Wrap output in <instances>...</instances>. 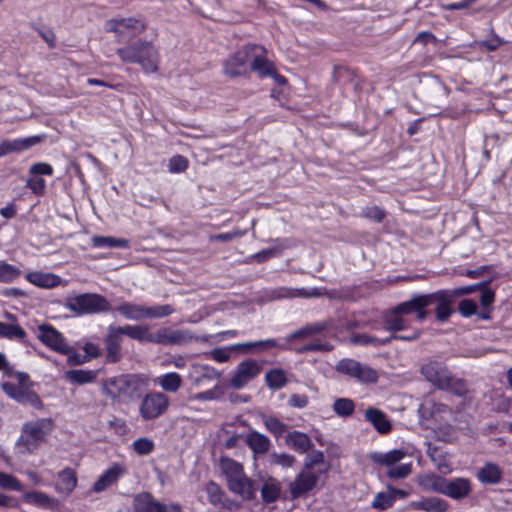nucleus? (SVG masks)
<instances>
[{
	"instance_id": "f257e3e1",
	"label": "nucleus",
	"mask_w": 512,
	"mask_h": 512,
	"mask_svg": "<svg viewBox=\"0 0 512 512\" xmlns=\"http://www.w3.org/2000/svg\"><path fill=\"white\" fill-rule=\"evenodd\" d=\"M266 54L265 48L260 45H245L224 62V74L238 77L245 75L250 69L260 77H265L272 72V62Z\"/></svg>"
},
{
	"instance_id": "f03ea898",
	"label": "nucleus",
	"mask_w": 512,
	"mask_h": 512,
	"mask_svg": "<svg viewBox=\"0 0 512 512\" xmlns=\"http://www.w3.org/2000/svg\"><path fill=\"white\" fill-rule=\"evenodd\" d=\"M421 373L428 382L440 390H446L458 396L467 393L465 382L454 377L443 362L428 361L422 366Z\"/></svg>"
},
{
	"instance_id": "7ed1b4c3",
	"label": "nucleus",
	"mask_w": 512,
	"mask_h": 512,
	"mask_svg": "<svg viewBox=\"0 0 512 512\" xmlns=\"http://www.w3.org/2000/svg\"><path fill=\"white\" fill-rule=\"evenodd\" d=\"M147 381L136 374L120 375L110 379L106 384L107 394L121 403H129L141 396Z\"/></svg>"
},
{
	"instance_id": "20e7f679",
	"label": "nucleus",
	"mask_w": 512,
	"mask_h": 512,
	"mask_svg": "<svg viewBox=\"0 0 512 512\" xmlns=\"http://www.w3.org/2000/svg\"><path fill=\"white\" fill-rule=\"evenodd\" d=\"M117 53L124 62L137 63L148 73L158 70L159 53L151 42L137 41L119 48Z\"/></svg>"
},
{
	"instance_id": "39448f33",
	"label": "nucleus",
	"mask_w": 512,
	"mask_h": 512,
	"mask_svg": "<svg viewBox=\"0 0 512 512\" xmlns=\"http://www.w3.org/2000/svg\"><path fill=\"white\" fill-rule=\"evenodd\" d=\"M53 422L49 418H42L25 423L22 427V433L17 440L16 447L20 453H30L34 451L46 436L52 431Z\"/></svg>"
},
{
	"instance_id": "423d86ee",
	"label": "nucleus",
	"mask_w": 512,
	"mask_h": 512,
	"mask_svg": "<svg viewBox=\"0 0 512 512\" xmlns=\"http://www.w3.org/2000/svg\"><path fill=\"white\" fill-rule=\"evenodd\" d=\"M406 456V452L402 449H394L388 452H373L369 458L376 464L387 466V476L392 479H400L407 477L412 471V463L401 462Z\"/></svg>"
},
{
	"instance_id": "0eeeda50",
	"label": "nucleus",
	"mask_w": 512,
	"mask_h": 512,
	"mask_svg": "<svg viewBox=\"0 0 512 512\" xmlns=\"http://www.w3.org/2000/svg\"><path fill=\"white\" fill-rule=\"evenodd\" d=\"M29 378L24 373L17 375V383L5 382L2 384L3 391L11 398L20 403H27L34 408H40L42 402L38 395L29 387Z\"/></svg>"
},
{
	"instance_id": "6e6552de",
	"label": "nucleus",
	"mask_w": 512,
	"mask_h": 512,
	"mask_svg": "<svg viewBox=\"0 0 512 512\" xmlns=\"http://www.w3.org/2000/svg\"><path fill=\"white\" fill-rule=\"evenodd\" d=\"M68 308L78 314H95L110 311L111 305L102 295L85 293L70 300Z\"/></svg>"
},
{
	"instance_id": "1a4fd4ad",
	"label": "nucleus",
	"mask_w": 512,
	"mask_h": 512,
	"mask_svg": "<svg viewBox=\"0 0 512 512\" xmlns=\"http://www.w3.org/2000/svg\"><path fill=\"white\" fill-rule=\"evenodd\" d=\"M169 404V398L163 392H149L140 402L139 414L145 421L154 420L168 410Z\"/></svg>"
},
{
	"instance_id": "9d476101",
	"label": "nucleus",
	"mask_w": 512,
	"mask_h": 512,
	"mask_svg": "<svg viewBox=\"0 0 512 512\" xmlns=\"http://www.w3.org/2000/svg\"><path fill=\"white\" fill-rule=\"evenodd\" d=\"M336 371L362 383H374L378 378L374 369L354 359L340 360L336 365Z\"/></svg>"
},
{
	"instance_id": "9b49d317",
	"label": "nucleus",
	"mask_w": 512,
	"mask_h": 512,
	"mask_svg": "<svg viewBox=\"0 0 512 512\" xmlns=\"http://www.w3.org/2000/svg\"><path fill=\"white\" fill-rule=\"evenodd\" d=\"M427 307L435 305V316L439 322H445L454 312L452 305L454 302L453 295L447 291H437L431 294H426Z\"/></svg>"
},
{
	"instance_id": "f8f14e48",
	"label": "nucleus",
	"mask_w": 512,
	"mask_h": 512,
	"mask_svg": "<svg viewBox=\"0 0 512 512\" xmlns=\"http://www.w3.org/2000/svg\"><path fill=\"white\" fill-rule=\"evenodd\" d=\"M38 338L44 345L58 353L67 354L72 350V347L65 342L63 335L49 324L38 327Z\"/></svg>"
},
{
	"instance_id": "ddd939ff",
	"label": "nucleus",
	"mask_w": 512,
	"mask_h": 512,
	"mask_svg": "<svg viewBox=\"0 0 512 512\" xmlns=\"http://www.w3.org/2000/svg\"><path fill=\"white\" fill-rule=\"evenodd\" d=\"M261 366L253 359L245 360L238 364L230 379V385L234 389H241L259 375Z\"/></svg>"
},
{
	"instance_id": "4468645a",
	"label": "nucleus",
	"mask_w": 512,
	"mask_h": 512,
	"mask_svg": "<svg viewBox=\"0 0 512 512\" xmlns=\"http://www.w3.org/2000/svg\"><path fill=\"white\" fill-rule=\"evenodd\" d=\"M438 493L448 496L455 500L466 498L472 491V483L468 478H455L441 481L437 487Z\"/></svg>"
},
{
	"instance_id": "2eb2a0df",
	"label": "nucleus",
	"mask_w": 512,
	"mask_h": 512,
	"mask_svg": "<svg viewBox=\"0 0 512 512\" xmlns=\"http://www.w3.org/2000/svg\"><path fill=\"white\" fill-rule=\"evenodd\" d=\"M134 509L135 512H183L178 504H162L147 492L135 497Z\"/></svg>"
},
{
	"instance_id": "dca6fc26",
	"label": "nucleus",
	"mask_w": 512,
	"mask_h": 512,
	"mask_svg": "<svg viewBox=\"0 0 512 512\" xmlns=\"http://www.w3.org/2000/svg\"><path fill=\"white\" fill-rule=\"evenodd\" d=\"M195 340L198 337L185 329L161 328L157 331V344L161 345H184Z\"/></svg>"
},
{
	"instance_id": "f3484780",
	"label": "nucleus",
	"mask_w": 512,
	"mask_h": 512,
	"mask_svg": "<svg viewBox=\"0 0 512 512\" xmlns=\"http://www.w3.org/2000/svg\"><path fill=\"white\" fill-rule=\"evenodd\" d=\"M123 331L120 326L110 325L107 329L105 337V348L107 352V360L116 363L121 359V342L123 339Z\"/></svg>"
},
{
	"instance_id": "a211bd4d",
	"label": "nucleus",
	"mask_w": 512,
	"mask_h": 512,
	"mask_svg": "<svg viewBox=\"0 0 512 512\" xmlns=\"http://www.w3.org/2000/svg\"><path fill=\"white\" fill-rule=\"evenodd\" d=\"M318 481V474L313 471L302 470L289 484L290 494L293 499L299 498L312 490Z\"/></svg>"
},
{
	"instance_id": "6ab92c4d",
	"label": "nucleus",
	"mask_w": 512,
	"mask_h": 512,
	"mask_svg": "<svg viewBox=\"0 0 512 512\" xmlns=\"http://www.w3.org/2000/svg\"><path fill=\"white\" fill-rule=\"evenodd\" d=\"M106 29L119 35L134 37L145 29V24L141 20L133 18L112 19L107 22Z\"/></svg>"
},
{
	"instance_id": "aec40b11",
	"label": "nucleus",
	"mask_w": 512,
	"mask_h": 512,
	"mask_svg": "<svg viewBox=\"0 0 512 512\" xmlns=\"http://www.w3.org/2000/svg\"><path fill=\"white\" fill-rule=\"evenodd\" d=\"M398 311H401L404 315L415 313L416 318L420 321L427 318L429 312L427 308V299L426 294L417 295L410 299L409 301H405L397 305Z\"/></svg>"
},
{
	"instance_id": "412c9836",
	"label": "nucleus",
	"mask_w": 512,
	"mask_h": 512,
	"mask_svg": "<svg viewBox=\"0 0 512 512\" xmlns=\"http://www.w3.org/2000/svg\"><path fill=\"white\" fill-rule=\"evenodd\" d=\"M41 142L40 136H31L16 140H5L0 144V157L10 153H19Z\"/></svg>"
},
{
	"instance_id": "4be33fe9",
	"label": "nucleus",
	"mask_w": 512,
	"mask_h": 512,
	"mask_svg": "<svg viewBox=\"0 0 512 512\" xmlns=\"http://www.w3.org/2000/svg\"><path fill=\"white\" fill-rule=\"evenodd\" d=\"M220 373L214 368L205 365L193 366V371L189 374V379L192 386L196 388H203L208 381L218 380Z\"/></svg>"
},
{
	"instance_id": "5701e85b",
	"label": "nucleus",
	"mask_w": 512,
	"mask_h": 512,
	"mask_svg": "<svg viewBox=\"0 0 512 512\" xmlns=\"http://www.w3.org/2000/svg\"><path fill=\"white\" fill-rule=\"evenodd\" d=\"M227 483L231 492L239 494L244 499H253L255 497L257 487L252 480L245 476L244 473Z\"/></svg>"
},
{
	"instance_id": "b1692460",
	"label": "nucleus",
	"mask_w": 512,
	"mask_h": 512,
	"mask_svg": "<svg viewBox=\"0 0 512 512\" xmlns=\"http://www.w3.org/2000/svg\"><path fill=\"white\" fill-rule=\"evenodd\" d=\"M285 444L300 454L306 453L313 446L310 437L300 431L289 432L285 436Z\"/></svg>"
},
{
	"instance_id": "393cba45",
	"label": "nucleus",
	"mask_w": 512,
	"mask_h": 512,
	"mask_svg": "<svg viewBox=\"0 0 512 512\" xmlns=\"http://www.w3.org/2000/svg\"><path fill=\"white\" fill-rule=\"evenodd\" d=\"M123 334L139 342H150L157 344V332L152 334L146 325H125L120 326Z\"/></svg>"
},
{
	"instance_id": "a878e982",
	"label": "nucleus",
	"mask_w": 512,
	"mask_h": 512,
	"mask_svg": "<svg viewBox=\"0 0 512 512\" xmlns=\"http://www.w3.org/2000/svg\"><path fill=\"white\" fill-rule=\"evenodd\" d=\"M364 416L379 433L386 434L391 430V423L381 410L369 407L366 409Z\"/></svg>"
},
{
	"instance_id": "bb28decb",
	"label": "nucleus",
	"mask_w": 512,
	"mask_h": 512,
	"mask_svg": "<svg viewBox=\"0 0 512 512\" xmlns=\"http://www.w3.org/2000/svg\"><path fill=\"white\" fill-rule=\"evenodd\" d=\"M77 485L76 472L71 468H65L58 473L55 489L62 494H70Z\"/></svg>"
},
{
	"instance_id": "cd10ccee",
	"label": "nucleus",
	"mask_w": 512,
	"mask_h": 512,
	"mask_svg": "<svg viewBox=\"0 0 512 512\" xmlns=\"http://www.w3.org/2000/svg\"><path fill=\"white\" fill-rule=\"evenodd\" d=\"M5 316L11 320L10 323L0 322V337L7 338L10 340H20L23 341V339L26 336L25 330L20 327L18 324L14 323L15 316L6 313Z\"/></svg>"
},
{
	"instance_id": "c85d7f7f",
	"label": "nucleus",
	"mask_w": 512,
	"mask_h": 512,
	"mask_svg": "<svg viewBox=\"0 0 512 512\" xmlns=\"http://www.w3.org/2000/svg\"><path fill=\"white\" fill-rule=\"evenodd\" d=\"M122 474L123 469L119 465L110 467L94 483L93 491L99 493L106 490L109 486L115 483Z\"/></svg>"
},
{
	"instance_id": "c756f323",
	"label": "nucleus",
	"mask_w": 512,
	"mask_h": 512,
	"mask_svg": "<svg viewBox=\"0 0 512 512\" xmlns=\"http://www.w3.org/2000/svg\"><path fill=\"white\" fill-rule=\"evenodd\" d=\"M115 310L127 320L141 321L145 319V305L133 302H122Z\"/></svg>"
},
{
	"instance_id": "7c9ffc66",
	"label": "nucleus",
	"mask_w": 512,
	"mask_h": 512,
	"mask_svg": "<svg viewBox=\"0 0 512 512\" xmlns=\"http://www.w3.org/2000/svg\"><path fill=\"white\" fill-rule=\"evenodd\" d=\"M411 505L413 508L425 512H446L449 509V503L438 497L423 498L419 501L412 502Z\"/></svg>"
},
{
	"instance_id": "2f4dec72",
	"label": "nucleus",
	"mask_w": 512,
	"mask_h": 512,
	"mask_svg": "<svg viewBox=\"0 0 512 512\" xmlns=\"http://www.w3.org/2000/svg\"><path fill=\"white\" fill-rule=\"evenodd\" d=\"M245 442L255 454H265L269 451L271 442L269 438L257 431L247 434Z\"/></svg>"
},
{
	"instance_id": "473e14b6",
	"label": "nucleus",
	"mask_w": 512,
	"mask_h": 512,
	"mask_svg": "<svg viewBox=\"0 0 512 512\" xmlns=\"http://www.w3.org/2000/svg\"><path fill=\"white\" fill-rule=\"evenodd\" d=\"M477 478L484 484H497L502 478V470L497 464L487 462L477 472Z\"/></svg>"
},
{
	"instance_id": "72a5a7b5",
	"label": "nucleus",
	"mask_w": 512,
	"mask_h": 512,
	"mask_svg": "<svg viewBox=\"0 0 512 512\" xmlns=\"http://www.w3.org/2000/svg\"><path fill=\"white\" fill-rule=\"evenodd\" d=\"M404 314L398 311L397 306L384 315V327L387 331L395 332L407 328V323L402 317Z\"/></svg>"
},
{
	"instance_id": "f704fd0d",
	"label": "nucleus",
	"mask_w": 512,
	"mask_h": 512,
	"mask_svg": "<svg viewBox=\"0 0 512 512\" xmlns=\"http://www.w3.org/2000/svg\"><path fill=\"white\" fill-rule=\"evenodd\" d=\"M276 346H278V343L276 342V340L266 339V340L234 344V345H231L229 347V349H230V351L242 349L244 352L248 353V352H252V351L261 352V351L269 350Z\"/></svg>"
},
{
	"instance_id": "c9c22d12",
	"label": "nucleus",
	"mask_w": 512,
	"mask_h": 512,
	"mask_svg": "<svg viewBox=\"0 0 512 512\" xmlns=\"http://www.w3.org/2000/svg\"><path fill=\"white\" fill-rule=\"evenodd\" d=\"M427 454L439 472L448 474L452 471L447 455L437 446H429Z\"/></svg>"
},
{
	"instance_id": "e433bc0d",
	"label": "nucleus",
	"mask_w": 512,
	"mask_h": 512,
	"mask_svg": "<svg viewBox=\"0 0 512 512\" xmlns=\"http://www.w3.org/2000/svg\"><path fill=\"white\" fill-rule=\"evenodd\" d=\"M26 278L30 283L43 288H52L60 283V277L52 273L32 272Z\"/></svg>"
},
{
	"instance_id": "4c0bfd02",
	"label": "nucleus",
	"mask_w": 512,
	"mask_h": 512,
	"mask_svg": "<svg viewBox=\"0 0 512 512\" xmlns=\"http://www.w3.org/2000/svg\"><path fill=\"white\" fill-rule=\"evenodd\" d=\"M156 383L166 392L175 393L182 385V378L178 373L171 372L159 376Z\"/></svg>"
},
{
	"instance_id": "58836bf2",
	"label": "nucleus",
	"mask_w": 512,
	"mask_h": 512,
	"mask_svg": "<svg viewBox=\"0 0 512 512\" xmlns=\"http://www.w3.org/2000/svg\"><path fill=\"white\" fill-rule=\"evenodd\" d=\"M94 247L129 248V240L112 236H94L92 239Z\"/></svg>"
},
{
	"instance_id": "ea45409f",
	"label": "nucleus",
	"mask_w": 512,
	"mask_h": 512,
	"mask_svg": "<svg viewBox=\"0 0 512 512\" xmlns=\"http://www.w3.org/2000/svg\"><path fill=\"white\" fill-rule=\"evenodd\" d=\"M220 469L225 475L227 482L239 477L243 472V467L240 463L231 458L223 457L220 460Z\"/></svg>"
},
{
	"instance_id": "a19ab883",
	"label": "nucleus",
	"mask_w": 512,
	"mask_h": 512,
	"mask_svg": "<svg viewBox=\"0 0 512 512\" xmlns=\"http://www.w3.org/2000/svg\"><path fill=\"white\" fill-rule=\"evenodd\" d=\"M327 326L328 325L326 322H317L306 325L301 329L295 331L291 335H289L288 341H292L299 338L311 337L313 335L319 334L322 331H324L327 328Z\"/></svg>"
},
{
	"instance_id": "79ce46f5",
	"label": "nucleus",
	"mask_w": 512,
	"mask_h": 512,
	"mask_svg": "<svg viewBox=\"0 0 512 512\" xmlns=\"http://www.w3.org/2000/svg\"><path fill=\"white\" fill-rule=\"evenodd\" d=\"M280 483L275 479H268L261 488V496L263 501L271 503L276 501L280 496Z\"/></svg>"
},
{
	"instance_id": "37998d69",
	"label": "nucleus",
	"mask_w": 512,
	"mask_h": 512,
	"mask_svg": "<svg viewBox=\"0 0 512 512\" xmlns=\"http://www.w3.org/2000/svg\"><path fill=\"white\" fill-rule=\"evenodd\" d=\"M23 499L29 503L42 508L52 507L54 500L48 494L41 491L26 492Z\"/></svg>"
},
{
	"instance_id": "c03bdc74",
	"label": "nucleus",
	"mask_w": 512,
	"mask_h": 512,
	"mask_svg": "<svg viewBox=\"0 0 512 512\" xmlns=\"http://www.w3.org/2000/svg\"><path fill=\"white\" fill-rule=\"evenodd\" d=\"M390 341H391V338L380 339V338H377L374 336H370L366 333L354 334L350 337L351 344L361 345V346L371 345V346L378 347V346L386 345Z\"/></svg>"
},
{
	"instance_id": "a18cd8bd",
	"label": "nucleus",
	"mask_w": 512,
	"mask_h": 512,
	"mask_svg": "<svg viewBox=\"0 0 512 512\" xmlns=\"http://www.w3.org/2000/svg\"><path fill=\"white\" fill-rule=\"evenodd\" d=\"M65 377L73 383L86 384L92 382L96 374L90 370H69L65 372Z\"/></svg>"
},
{
	"instance_id": "49530a36",
	"label": "nucleus",
	"mask_w": 512,
	"mask_h": 512,
	"mask_svg": "<svg viewBox=\"0 0 512 512\" xmlns=\"http://www.w3.org/2000/svg\"><path fill=\"white\" fill-rule=\"evenodd\" d=\"M265 380L267 386L273 390L282 388L287 382L285 372L281 369H273L267 372Z\"/></svg>"
},
{
	"instance_id": "de8ad7c7",
	"label": "nucleus",
	"mask_w": 512,
	"mask_h": 512,
	"mask_svg": "<svg viewBox=\"0 0 512 512\" xmlns=\"http://www.w3.org/2000/svg\"><path fill=\"white\" fill-rule=\"evenodd\" d=\"M173 312L174 308L169 304L145 306V319L164 318Z\"/></svg>"
},
{
	"instance_id": "09e8293b",
	"label": "nucleus",
	"mask_w": 512,
	"mask_h": 512,
	"mask_svg": "<svg viewBox=\"0 0 512 512\" xmlns=\"http://www.w3.org/2000/svg\"><path fill=\"white\" fill-rule=\"evenodd\" d=\"M20 275L21 270L18 267L0 260V282H11L17 279Z\"/></svg>"
},
{
	"instance_id": "8fccbe9b",
	"label": "nucleus",
	"mask_w": 512,
	"mask_h": 512,
	"mask_svg": "<svg viewBox=\"0 0 512 512\" xmlns=\"http://www.w3.org/2000/svg\"><path fill=\"white\" fill-rule=\"evenodd\" d=\"M354 402L349 398L336 399L333 404L334 412L341 417L351 416L354 412Z\"/></svg>"
},
{
	"instance_id": "3c124183",
	"label": "nucleus",
	"mask_w": 512,
	"mask_h": 512,
	"mask_svg": "<svg viewBox=\"0 0 512 512\" xmlns=\"http://www.w3.org/2000/svg\"><path fill=\"white\" fill-rule=\"evenodd\" d=\"M320 293L317 291V289H312L311 291L307 292L305 290H292L289 288H281L277 291V294L275 295V298H293V297H303V298H310V297H317Z\"/></svg>"
},
{
	"instance_id": "603ef678",
	"label": "nucleus",
	"mask_w": 512,
	"mask_h": 512,
	"mask_svg": "<svg viewBox=\"0 0 512 512\" xmlns=\"http://www.w3.org/2000/svg\"><path fill=\"white\" fill-rule=\"evenodd\" d=\"M0 487L13 491H21L23 489L19 480L11 474L0 472Z\"/></svg>"
},
{
	"instance_id": "864d4df0",
	"label": "nucleus",
	"mask_w": 512,
	"mask_h": 512,
	"mask_svg": "<svg viewBox=\"0 0 512 512\" xmlns=\"http://www.w3.org/2000/svg\"><path fill=\"white\" fill-rule=\"evenodd\" d=\"M133 449L139 455H148L154 449V442L146 437L138 438L133 442Z\"/></svg>"
},
{
	"instance_id": "5fc2aeb1",
	"label": "nucleus",
	"mask_w": 512,
	"mask_h": 512,
	"mask_svg": "<svg viewBox=\"0 0 512 512\" xmlns=\"http://www.w3.org/2000/svg\"><path fill=\"white\" fill-rule=\"evenodd\" d=\"M264 425L266 429L273 433L276 437L281 436L287 429V425L275 417L266 418L264 420Z\"/></svg>"
},
{
	"instance_id": "6e6d98bb",
	"label": "nucleus",
	"mask_w": 512,
	"mask_h": 512,
	"mask_svg": "<svg viewBox=\"0 0 512 512\" xmlns=\"http://www.w3.org/2000/svg\"><path fill=\"white\" fill-rule=\"evenodd\" d=\"M395 500V496L391 493H378L373 502L372 506L376 509H387L388 507L392 506L393 502Z\"/></svg>"
},
{
	"instance_id": "4d7b16f0",
	"label": "nucleus",
	"mask_w": 512,
	"mask_h": 512,
	"mask_svg": "<svg viewBox=\"0 0 512 512\" xmlns=\"http://www.w3.org/2000/svg\"><path fill=\"white\" fill-rule=\"evenodd\" d=\"M206 492L208 494L209 500L212 504H221L223 500L224 493L215 482H209L206 486Z\"/></svg>"
},
{
	"instance_id": "13d9d810",
	"label": "nucleus",
	"mask_w": 512,
	"mask_h": 512,
	"mask_svg": "<svg viewBox=\"0 0 512 512\" xmlns=\"http://www.w3.org/2000/svg\"><path fill=\"white\" fill-rule=\"evenodd\" d=\"M188 167V161L181 155L173 156L169 160V171L173 173H179L186 170Z\"/></svg>"
},
{
	"instance_id": "bf43d9fd",
	"label": "nucleus",
	"mask_w": 512,
	"mask_h": 512,
	"mask_svg": "<svg viewBox=\"0 0 512 512\" xmlns=\"http://www.w3.org/2000/svg\"><path fill=\"white\" fill-rule=\"evenodd\" d=\"M271 462L283 467H291L295 462V457L287 453H273L271 455Z\"/></svg>"
},
{
	"instance_id": "052dcab7",
	"label": "nucleus",
	"mask_w": 512,
	"mask_h": 512,
	"mask_svg": "<svg viewBox=\"0 0 512 512\" xmlns=\"http://www.w3.org/2000/svg\"><path fill=\"white\" fill-rule=\"evenodd\" d=\"M324 462V454L321 451H312L305 459V469L312 471L313 467Z\"/></svg>"
},
{
	"instance_id": "680f3d73",
	"label": "nucleus",
	"mask_w": 512,
	"mask_h": 512,
	"mask_svg": "<svg viewBox=\"0 0 512 512\" xmlns=\"http://www.w3.org/2000/svg\"><path fill=\"white\" fill-rule=\"evenodd\" d=\"M481 284H484L480 287L481 289V295H480V302L483 307H488L494 302L495 293L493 290L487 287L489 282H482Z\"/></svg>"
},
{
	"instance_id": "e2e57ef3",
	"label": "nucleus",
	"mask_w": 512,
	"mask_h": 512,
	"mask_svg": "<svg viewBox=\"0 0 512 512\" xmlns=\"http://www.w3.org/2000/svg\"><path fill=\"white\" fill-rule=\"evenodd\" d=\"M26 186L35 194L41 195L45 191L46 182L43 178H29Z\"/></svg>"
},
{
	"instance_id": "0e129e2a",
	"label": "nucleus",
	"mask_w": 512,
	"mask_h": 512,
	"mask_svg": "<svg viewBox=\"0 0 512 512\" xmlns=\"http://www.w3.org/2000/svg\"><path fill=\"white\" fill-rule=\"evenodd\" d=\"M363 216L367 219L373 220L375 222H381L385 213L382 209L377 206L367 207L363 210Z\"/></svg>"
},
{
	"instance_id": "69168bd1",
	"label": "nucleus",
	"mask_w": 512,
	"mask_h": 512,
	"mask_svg": "<svg viewBox=\"0 0 512 512\" xmlns=\"http://www.w3.org/2000/svg\"><path fill=\"white\" fill-rule=\"evenodd\" d=\"M29 171L33 175H48V176H50L53 173V168L48 163L39 162V163L33 164L30 167Z\"/></svg>"
},
{
	"instance_id": "338daca9",
	"label": "nucleus",
	"mask_w": 512,
	"mask_h": 512,
	"mask_svg": "<svg viewBox=\"0 0 512 512\" xmlns=\"http://www.w3.org/2000/svg\"><path fill=\"white\" fill-rule=\"evenodd\" d=\"M333 346L328 343H311L302 346L297 350L298 353H305L309 351H330L332 350Z\"/></svg>"
},
{
	"instance_id": "774afa93",
	"label": "nucleus",
	"mask_w": 512,
	"mask_h": 512,
	"mask_svg": "<svg viewBox=\"0 0 512 512\" xmlns=\"http://www.w3.org/2000/svg\"><path fill=\"white\" fill-rule=\"evenodd\" d=\"M458 308H459L460 313L463 316L468 317V316L473 315L476 312L477 306L474 301H472L470 299H465L459 303Z\"/></svg>"
}]
</instances>
